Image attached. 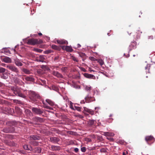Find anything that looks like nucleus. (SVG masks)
<instances>
[{
  "label": "nucleus",
  "mask_w": 155,
  "mask_h": 155,
  "mask_svg": "<svg viewBox=\"0 0 155 155\" xmlns=\"http://www.w3.org/2000/svg\"><path fill=\"white\" fill-rule=\"evenodd\" d=\"M71 109L73 110H77L78 111H81V108L79 107L74 106V108H73Z\"/></svg>",
  "instance_id": "2f4dec72"
},
{
  "label": "nucleus",
  "mask_w": 155,
  "mask_h": 155,
  "mask_svg": "<svg viewBox=\"0 0 155 155\" xmlns=\"http://www.w3.org/2000/svg\"><path fill=\"white\" fill-rule=\"evenodd\" d=\"M57 43L60 45H68V41L64 39H61L57 40Z\"/></svg>",
  "instance_id": "4468645a"
},
{
  "label": "nucleus",
  "mask_w": 155,
  "mask_h": 155,
  "mask_svg": "<svg viewBox=\"0 0 155 155\" xmlns=\"http://www.w3.org/2000/svg\"><path fill=\"white\" fill-rule=\"evenodd\" d=\"M4 102V100L0 99V104H3Z\"/></svg>",
  "instance_id": "3c124183"
},
{
  "label": "nucleus",
  "mask_w": 155,
  "mask_h": 155,
  "mask_svg": "<svg viewBox=\"0 0 155 155\" xmlns=\"http://www.w3.org/2000/svg\"><path fill=\"white\" fill-rule=\"evenodd\" d=\"M95 122V121L94 120H89L88 122V124L90 126H92L94 124Z\"/></svg>",
  "instance_id": "7c9ffc66"
},
{
  "label": "nucleus",
  "mask_w": 155,
  "mask_h": 155,
  "mask_svg": "<svg viewBox=\"0 0 155 155\" xmlns=\"http://www.w3.org/2000/svg\"><path fill=\"white\" fill-rule=\"evenodd\" d=\"M52 74L54 76L58 78H63V76L58 71H54L52 72Z\"/></svg>",
  "instance_id": "9d476101"
},
{
  "label": "nucleus",
  "mask_w": 155,
  "mask_h": 155,
  "mask_svg": "<svg viewBox=\"0 0 155 155\" xmlns=\"http://www.w3.org/2000/svg\"><path fill=\"white\" fill-rule=\"evenodd\" d=\"M50 141L52 143H58L60 140L58 137H51L50 138Z\"/></svg>",
  "instance_id": "1a4fd4ad"
},
{
  "label": "nucleus",
  "mask_w": 155,
  "mask_h": 155,
  "mask_svg": "<svg viewBox=\"0 0 155 155\" xmlns=\"http://www.w3.org/2000/svg\"><path fill=\"white\" fill-rule=\"evenodd\" d=\"M89 58L92 61H97V59H96L95 58L93 57H89Z\"/></svg>",
  "instance_id": "a19ab883"
},
{
  "label": "nucleus",
  "mask_w": 155,
  "mask_h": 155,
  "mask_svg": "<svg viewBox=\"0 0 155 155\" xmlns=\"http://www.w3.org/2000/svg\"><path fill=\"white\" fill-rule=\"evenodd\" d=\"M52 52V51H51V50H48L45 51V54H48L49 53H51Z\"/></svg>",
  "instance_id": "49530a36"
},
{
  "label": "nucleus",
  "mask_w": 155,
  "mask_h": 155,
  "mask_svg": "<svg viewBox=\"0 0 155 155\" xmlns=\"http://www.w3.org/2000/svg\"><path fill=\"white\" fill-rule=\"evenodd\" d=\"M2 66H4V67H6V66H7V65L5 64H2Z\"/></svg>",
  "instance_id": "bf43d9fd"
},
{
  "label": "nucleus",
  "mask_w": 155,
  "mask_h": 155,
  "mask_svg": "<svg viewBox=\"0 0 155 155\" xmlns=\"http://www.w3.org/2000/svg\"><path fill=\"white\" fill-rule=\"evenodd\" d=\"M11 89L16 95L23 98L26 97V96L21 92L20 88L16 87H12Z\"/></svg>",
  "instance_id": "7ed1b4c3"
},
{
  "label": "nucleus",
  "mask_w": 155,
  "mask_h": 155,
  "mask_svg": "<svg viewBox=\"0 0 155 155\" xmlns=\"http://www.w3.org/2000/svg\"><path fill=\"white\" fill-rule=\"evenodd\" d=\"M145 140L147 143H149V142H153L154 138L151 136H147L145 137Z\"/></svg>",
  "instance_id": "6e6552de"
},
{
  "label": "nucleus",
  "mask_w": 155,
  "mask_h": 155,
  "mask_svg": "<svg viewBox=\"0 0 155 155\" xmlns=\"http://www.w3.org/2000/svg\"><path fill=\"white\" fill-rule=\"evenodd\" d=\"M38 35L39 36H41L42 35V34L40 32V33H38Z\"/></svg>",
  "instance_id": "e2e57ef3"
},
{
  "label": "nucleus",
  "mask_w": 155,
  "mask_h": 155,
  "mask_svg": "<svg viewBox=\"0 0 155 155\" xmlns=\"http://www.w3.org/2000/svg\"><path fill=\"white\" fill-rule=\"evenodd\" d=\"M58 58H59V56H57L55 57L54 60L55 61H58Z\"/></svg>",
  "instance_id": "864d4df0"
},
{
  "label": "nucleus",
  "mask_w": 155,
  "mask_h": 155,
  "mask_svg": "<svg viewBox=\"0 0 155 155\" xmlns=\"http://www.w3.org/2000/svg\"><path fill=\"white\" fill-rule=\"evenodd\" d=\"M3 84L0 82V87H1L2 86Z\"/></svg>",
  "instance_id": "680f3d73"
},
{
  "label": "nucleus",
  "mask_w": 155,
  "mask_h": 155,
  "mask_svg": "<svg viewBox=\"0 0 155 155\" xmlns=\"http://www.w3.org/2000/svg\"><path fill=\"white\" fill-rule=\"evenodd\" d=\"M14 103H18L19 104H23L21 101L17 100H14Z\"/></svg>",
  "instance_id": "c9c22d12"
},
{
  "label": "nucleus",
  "mask_w": 155,
  "mask_h": 155,
  "mask_svg": "<svg viewBox=\"0 0 155 155\" xmlns=\"http://www.w3.org/2000/svg\"><path fill=\"white\" fill-rule=\"evenodd\" d=\"M98 62L101 65H102L104 64V62L101 59L99 60L98 61Z\"/></svg>",
  "instance_id": "37998d69"
},
{
  "label": "nucleus",
  "mask_w": 155,
  "mask_h": 155,
  "mask_svg": "<svg viewBox=\"0 0 155 155\" xmlns=\"http://www.w3.org/2000/svg\"><path fill=\"white\" fill-rule=\"evenodd\" d=\"M42 103L44 105L43 107L47 109L52 110V108L47 106L44 101H42Z\"/></svg>",
  "instance_id": "c756f323"
},
{
  "label": "nucleus",
  "mask_w": 155,
  "mask_h": 155,
  "mask_svg": "<svg viewBox=\"0 0 155 155\" xmlns=\"http://www.w3.org/2000/svg\"><path fill=\"white\" fill-rule=\"evenodd\" d=\"M7 124H9L10 126L8 127L5 128L3 129V131L5 133H12L15 131V128L12 126L16 125L17 123L15 121L8 122Z\"/></svg>",
  "instance_id": "f03ea898"
},
{
  "label": "nucleus",
  "mask_w": 155,
  "mask_h": 155,
  "mask_svg": "<svg viewBox=\"0 0 155 155\" xmlns=\"http://www.w3.org/2000/svg\"><path fill=\"white\" fill-rule=\"evenodd\" d=\"M15 83L18 84L22 85L24 84V83L22 82V81L18 78H15Z\"/></svg>",
  "instance_id": "6ab92c4d"
},
{
  "label": "nucleus",
  "mask_w": 155,
  "mask_h": 155,
  "mask_svg": "<svg viewBox=\"0 0 155 155\" xmlns=\"http://www.w3.org/2000/svg\"><path fill=\"white\" fill-rule=\"evenodd\" d=\"M150 65L149 64H147L146 66L145 67V69L146 70V72H149V70L150 69Z\"/></svg>",
  "instance_id": "473e14b6"
},
{
  "label": "nucleus",
  "mask_w": 155,
  "mask_h": 155,
  "mask_svg": "<svg viewBox=\"0 0 155 155\" xmlns=\"http://www.w3.org/2000/svg\"><path fill=\"white\" fill-rule=\"evenodd\" d=\"M46 101L51 106H53L54 105V102L50 99H47L46 100Z\"/></svg>",
  "instance_id": "b1692460"
},
{
  "label": "nucleus",
  "mask_w": 155,
  "mask_h": 155,
  "mask_svg": "<svg viewBox=\"0 0 155 155\" xmlns=\"http://www.w3.org/2000/svg\"><path fill=\"white\" fill-rule=\"evenodd\" d=\"M67 133L73 135V132L71 131H68L67 132Z\"/></svg>",
  "instance_id": "09e8293b"
},
{
  "label": "nucleus",
  "mask_w": 155,
  "mask_h": 155,
  "mask_svg": "<svg viewBox=\"0 0 155 155\" xmlns=\"http://www.w3.org/2000/svg\"><path fill=\"white\" fill-rule=\"evenodd\" d=\"M43 43V41L40 39L31 38L28 40L27 44L31 45H35L36 44H40Z\"/></svg>",
  "instance_id": "20e7f679"
},
{
  "label": "nucleus",
  "mask_w": 155,
  "mask_h": 155,
  "mask_svg": "<svg viewBox=\"0 0 155 155\" xmlns=\"http://www.w3.org/2000/svg\"><path fill=\"white\" fill-rule=\"evenodd\" d=\"M54 130H52V131H54L56 132V133H58V134H59L60 133V131L59 130L57 129L56 128H54Z\"/></svg>",
  "instance_id": "79ce46f5"
},
{
  "label": "nucleus",
  "mask_w": 155,
  "mask_h": 155,
  "mask_svg": "<svg viewBox=\"0 0 155 155\" xmlns=\"http://www.w3.org/2000/svg\"><path fill=\"white\" fill-rule=\"evenodd\" d=\"M84 76L89 79H95L96 78L93 75L85 73L84 74Z\"/></svg>",
  "instance_id": "ddd939ff"
},
{
  "label": "nucleus",
  "mask_w": 155,
  "mask_h": 155,
  "mask_svg": "<svg viewBox=\"0 0 155 155\" xmlns=\"http://www.w3.org/2000/svg\"><path fill=\"white\" fill-rule=\"evenodd\" d=\"M114 135V134L113 133H110L108 132L107 136L113 137Z\"/></svg>",
  "instance_id": "ea45409f"
},
{
  "label": "nucleus",
  "mask_w": 155,
  "mask_h": 155,
  "mask_svg": "<svg viewBox=\"0 0 155 155\" xmlns=\"http://www.w3.org/2000/svg\"><path fill=\"white\" fill-rule=\"evenodd\" d=\"M78 150L79 149L77 148H76L74 149V151L75 152H78Z\"/></svg>",
  "instance_id": "5fc2aeb1"
},
{
  "label": "nucleus",
  "mask_w": 155,
  "mask_h": 155,
  "mask_svg": "<svg viewBox=\"0 0 155 155\" xmlns=\"http://www.w3.org/2000/svg\"><path fill=\"white\" fill-rule=\"evenodd\" d=\"M81 151L83 152H85L86 151V148L85 147H83L81 148Z\"/></svg>",
  "instance_id": "de8ad7c7"
},
{
  "label": "nucleus",
  "mask_w": 155,
  "mask_h": 155,
  "mask_svg": "<svg viewBox=\"0 0 155 155\" xmlns=\"http://www.w3.org/2000/svg\"><path fill=\"white\" fill-rule=\"evenodd\" d=\"M51 149L52 151H59L61 150V148L59 146L52 145L51 146Z\"/></svg>",
  "instance_id": "a211bd4d"
},
{
  "label": "nucleus",
  "mask_w": 155,
  "mask_h": 155,
  "mask_svg": "<svg viewBox=\"0 0 155 155\" xmlns=\"http://www.w3.org/2000/svg\"><path fill=\"white\" fill-rule=\"evenodd\" d=\"M88 140L89 141H91V139H88Z\"/></svg>",
  "instance_id": "338daca9"
},
{
  "label": "nucleus",
  "mask_w": 155,
  "mask_h": 155,
  "mask_svg": "<svg viewBox=\"0 0 155 155\" xmlns=\"http://www.w3.org/2000/svg\"><path fill=\"white\" fill-rule=\"evenodd\" d=\"M136 45L137 43L135 41H132L129 46L130 50L136 48Z\"/></svg>",
  "instance_id": "f3484780"
},
{
  "label": "nucleus",
  "mask_w": 155,
  "mask_h": 155,
  "mask_svg": "<svg viewBox=\"0 0 155 155\" xmlns=\"http://www.w3.org/2000/svg\"><path fill=\"white\" fill-rule=\"evenodd\" d=\"M34 50L35 51L38 52L39 53H41L42 51V50L38 48H35Z\"/></svg>",
  "instance_id": "58836bf2"
},
{
  "label": "nucleus",
  "mask_w": 155,
  "mask_h": 155,
  "mask_svg": "<svg viewBox=\"0 0 155 155\" xmlns=\"http://www.w3.org/2000/svg\"><path fill=\"white\" fill-rule=\"evenodd\" d=\"M48 155H57L55 154L53 152H51V153H49V154Z\"/></svg>",
  "instance_id": "4d7b16f0"
},
{
  "label": "nucleus",
  "mask_w": 155,
  "mask_h": 155,
  "mask_svg": "<svg viewBox=\"0 0 155 155\" xmlns=\"http://www.w3.org/2000/svg\"><path fill=\"white\" fill-rule=\"evenodd\" d=\"M23 147L25 150H30L31 151L32 149L30 146H28L27 145H25L23 146Z\"/></svg>",
  "instance_id": "5701e85b"
},
{
  "label": "nucleus",
  "mask_w": 155,
  "mask_h": 155,
  "mask_svg": "<svg viewBox=\"0 0 155 155\" xmlns=\"http://www.w3.org/2000/svg\"><path fill=\"white\" fill-rule=\"evenodd\" d=\"M72 60L74 61H76L77 62H78V59L76 58L73 56H72Z\"/></svg>",
  "instance_id": "a18cd8bd"
},
{
  "label": "nucleus",
  "mask_w": 155,
  "mask_h": 155,
  "mask_svg": "<svg viewBox=\"0 0 155 155\" xmlns=\"http://www.w3.org/2000/svg\"><path fill=\"white\" fill-rule=\"evenodd\" d=\"M1 78L4 79H7L8 78V76L6 74L3 73L0 75Z\"/></svg>",
  "instance_id": "a878e982"
},
{
  "label": "nucleus",
  "mask_w": 155,
  "mask_h": 155,
  "mask_svg": "<svg viewBox=\"0 0 155 155\" xmlns=\"http://www.w3.org/2000/svg\"><path fill=\"white\" fill-rule=\"evenodd\" d=\"M31 110L33 113L35 115H40L44 112L43 109L37 107H33L31 108Z\"/></svg>",
  "instance_id": "39448f33"
},
{
  "label": "nucleus",
  "mask_w": 155,
  "mask_h": 155,
  "mask_svg": "<svg viewBox=\"0 0 155 155\" xmlns=\"http://www.w3.org/2000/svg\"><path fill=\"white\" fill-rule=\"evenodd\" d=\"M150 38L151 39H152L153 38V36H150Z\"/></svg>",
  "instance_id": "69168bd1"
},
{
  "label": "nucleus",
  "mask_w": 155,
  "mask_h": 155,
  "mask_svg": "<svg viewBox=\"0 0 155 155\" xmlns=\"http://www.w3.org/2000/svg\"><path fill=\"white\" fill-rule=\"evenodd\" d=\"M84 113L86 115H88V114H87L86 112L88 113L91 115H93L94 114V110L86 107H84Z\"/></svg>",
  "instance_id": "0eeeda50"
},
{
  "label": "nucleus",
  "mask_w": 155,
  "mask_h": 155,
  "mask_svg": "<svg viewBox=\"0 0 155 155\" xmlns=\"http://www.w3.org/2000/svg\"><path fill=\"white\" fill-rule=\"evenodd\" d=\"M22 71L25 74H29L30 73V71L26 68H23Z\"/></svg>",
  "instance_id": "393cba45"
},
{
  "label": "nucleus",
  "mask_w": 155,
  "mask_h": 155,
  "mask_svg": "<svg viewBox=\"0 0 155 155\" xmlns=\"http://www.w3.org/2000/svg\"><path fill=\"white\" fill-rule=\"evenodd\" d=\"M40 138V137L37 135H31L30 137V139L31 140H38Z\"/></svg>",
  "instance_id": "412c9836"
},
{
  "label": "nucleus",
  "mask_w": 155,
  "mask_h": 155,
  "mask_svg": "<svg viewBox=\"0 0 155 155\" xmlns=\"http://www.w3.org/2000/svg\"><path fill=\"white\" fill-rule=\"evenodd\" d=\"M33 120L36 122H39L40 123H42L44 121V119L43 118H41V117H35L33 118Z\"/></svg>",
  "instance_id": "f8f14e48"
},
{
  "label": "nucleus",
  "mask_w": 155,
  "mask_h": 155,
  "mask_svg": "<svg viewBox=\"0 0 155 155\" xmlns=\"http://www.w3.org/2000/svg\"><path fill=\"white\" fill-rule=\"evenodd\" d=\"M128 153L127 151H124L123 153V155H126Z\"/></svg>",
  "instance_id": "603ef678"
},
{
  "label": "nucleus",
  "mask_w": 155,
  "mask_h": 155,
  "mask_svg": "<svg viewBox=\"0 0 155 155\" xmlns=\"http://www.w3.org/2000/svg\"><path fill=\"white\" fill-rule=\"evenodd\" d=\"M6 68L16 73L17 75L18 76H19V75L18 74L19 73V70L15 66L11 64H8V65H7Z\"/></svg>",
  "instance_id": "423d86ee"
},
{
  "label": "nucleus",
  "mask_w": 155,
  "mask_h": 155,
  "mask_svg": "<svg viewBox=\"0 0 155 155\" xmlns=\"http://www.w3.org/2000/svg\"><path fill=\"white\" fill-rule=\"evenodd\" d=\"M14 62L15 64L18 66H21L23 65V64L21 62V61L18 59H15Z\"/></svg>",
  "instance_id": "dca6fc26"
},
{
  "label": "nucleus",
  "mask_w": 155,
  "mask_h": 155,
  "mask_svg": "<svg viewBox=\"0 0 155 155\" xmlns=\"http://www.w3.org/2000/svg\"><path fill=\"white\" fill-rule=\"evenodd\" d=\"M2 61L5 62L7 63H12L11 59L8 57L5 56L2 58Z\"/></svg>",
  "instance_id": "2eb2a0df"
},
{
  "label": "nucleus",
  "mask_w": 155,
  "mask_h": 155,
  "mask_svg": "<svg viewBox=\"0 0 155 155\" xmlns=\"http://www.w3.org/2000/svg\"><path fill=\"white\" fill-rule=\"evenodd\" d=\"M81 103L84 104V103H85V102H84V101L83 100V101H81Z\"/></svg>",
  "instance_id": "0e129e2a"
},
{
  "label": "nucleus",
  "mask_w": 155,
  "mask_h": 155,
  "mask_svg": "<svg viewBox=\"0 0 155 155\" xmlns=\"http://www.w3.org/2000/svg\"><path fill=\"white\" fill-rule=\"evenodd\" d=\"M101 152H105L106 151V150L104 148H102L100 150Z\"/></svg>",
  "instance_id": "8fccbe9b"
},
{
  "label": "nucleus",
  "mask_w": 155,
  "mask_h": 155,
  "mask_svg": "<svg viewBox=\"0 0 155 155\" xmlns=\"http://www.w3.org/2000/svg\"><path fill=\"white\" fill-rule=\"evenodd\" d=\"M107 139L111 142H113L114 140V139L113 138L109 137H107Z\"/></svg>",
  "instance_id": "c03bdc74"
},
{
  "label": "nucleus",
  "mask_w": 155,
  "mask_h": 155,
  "mask_svg": "<svg viewBox=\"0 0 155 155\" xmlns=\"http://www.w3.org/2000/svg\"><path fill=\"white\" fill-rule=\"evenodd\" d=\"M39 58L40 59L39 61H40L43 62L44 61V60L45 59V58L43 56H42V55L40 56H39Z\"/></svg>",
  "instance_id": "4c0bfd02"
},
{
  "label": "nucleus",
  "mask_w": 155,
  "mask_h": 155,
  "mask_svg": "<svg viewBox=\"0 0 155 155\" xmlns=\"http://www.w3.org/2000/svg\"><path fill=\"white\" fill-rule=\"evenodd\" d=\"M107 134H108V132H104L103 135L106 136H107Z\"/></svg>",
  "instance_id": "6e6d98bb"
},
{
  "label": "nucleus",
  "mask_w": 155,
  "mask_h": 155,
  "mask_svg": "<svg viewBox=\"0 0 155 155\" xmlns=\"http://www.w3.org/2000/svg\"><path fill=\"white\" fill-rule=\"evenodd\" d=\"M33 152L35 153H40L41 152V149L40 147H36L33 150Z\"/></svg>",
  "instance_id": "aec40b11"
},
{
  "label": "nucleus",
  "mask_w": 155,
  "mask_h": 155,
  "mask_svg": "<svg viewBox=\"0 0 155 155\" xmlns=\"http://www.w3.org/2000/svg\"><path fill=\"white\" fill-rule=\"evenodd\" d=\"M18 47V45H16L15 47V48H17Z\"/></svg>",
  "instance_id": "774afa93"
},
{
  "label": "nucleus",
  "mask_w": 155,
  "mask_h": 155,
  "mask_svg": "<svg viewBox=\"0 0 155 155\" xmlns=\"http://www.w3.org/2000/svg\"><path fill=\"white\" fill-rule=\"evenodd\" d=\"M26 114L28 116H31L32 114V113L30 110L28 109H26L25 110Z\"/></svg>",
  "instance_id": "c85d7f7f"
},
{
  "label": "nucleus",
  "mask_w": 155,
  "mask_h": 155,
  "mask_svg": "<svg viewBox=\"0 0 155 155\" xmlns=\"http://www.w3.org/2000/svg\"><path fill=\"white\" fill-rule=\"evenodd\" d=\"M78 117L81 118H82L83 117L82 115H78Z\"/></svg>",
  "instance_id": "052dcab7"
},
{
  "label": "nucleus",
  "mask_w": 155,
  "mask_h": 155,
  "mask_svg": "<svg viewBox=\"0 0 155 155\" xmlns=\"http://www.w3.org/2000/svg\"><path fill=\"white\" fill-rule=\"evenodd\" d=\"M5 71L6 69L5 68H0V73H2L3 74L5 72Z\"/></svg>",
  "instance_id": "f704fd0d"
},
{
  "label": "nucleus",
  "mask_w": 155,
  "mask_h": 155,
  "mask_svg": "<svg viewBox=\"0 0 155 155\" xmlns=\"http://www.w3.org/2000/svg\"><path fill=\"white\" fill-rule=\"evenodd\" d=\"M85 101L87 103H89L95 100L94 98L91 96L87 95L85 98Z\"/></svg>",
  "instance_id": "9b49d317"
},
{
  "label": "nucleus",
  "mask_w": 155,
  "mask_h": 155,
  "mask_svg": "<svg viewBox=\"0 0 155 155\" xmlns=\"http://www.w3.org/2000/svg\"><path fill=\"white\" fill-rule=\"evenodd\" d=\"M79 54L80 56L82 58H84L86 56V55H85V53H82V52L80 53Z\"/></svg>",
  "instance_id": "e433bc0d"
},
{
  "label": "nucleus",
  "mask_w": 155,
  "mask_h": 155,
  "mask_svg": "<svg viewBox=\"0 0 155 155\" xmlns=\"http://www.w3.org/2000/svg\"><path fill=\"white\" fill-rule=\"evenodd\" d=\"M29 96L31 101L36 102L38 99L41 98V97L37 92L33 91H28Z\"/></svg>",
  "instance_id": "f257e3e1"
},
{
  "label": "nucleus",
  "mask_w": 155,
  "mask_h": 155,
  "mask_svg": "<svg viewBox=\"0 0 155 155\" xmlns=\"http://www.w3.org/2000/svg\"><path fill=\"white\" fill-rule=\"evenodd\" d=\"M51 48L54 49L58 51L61 50L60 48L56 45H52L51 46Z\"/></svg>",
  "instance_id": "bb28decb"
},
{
  "label": "nucleus",
  "mask_w": 155,
  "mask_h": 155,
  "mask_svg": "<svg viewBox=\"0 0 155 155\" xmlns=\"http://www.w3.org/2000/svg\"><path fill=\"white\" fill-rule=\"evenodd\" d=\"M77 45L78 48H80L81 46V45L80 44H78Z\"/></svg>",
  "instance_id": "13d9d810"
},
{
  "label": "nucleus",
  "mask_w": 155,
  "mask_h": 155,
  "mask_svg": "<svg viewBox=\"0 0 155 155\" xmlns=\"http://www.w3.org/2000/svg\"><path fill=\"white\" fill-rule=\"evenodd\" d=\"M25 79L28 81H33L34 80V78L31 77H27L25 78Z\"/></svg>",
  "instance_id": "cd10ccee"
},
{
  "label": "nucleus",
  "mask_w": 155,
  "mask_h": 155,
  "mask_svg": "<svg viewBox=\"0 0 155 155\" xmlns=\"http://www.w3.org/2000/svg\"><path fill=\"white\" fill-rule=\"evenodd\" d=\"M91 86H86L85 87V90L86 91H88V92H90L91 90Z\"/></svg>",
  "instance_id": "72a5a7b5"
},
{
  "label": "nucleus",
  "mask_w": 155,
  "mask_h": 155,
  "mask_svg": "<svg viewBox=\"0 0 155 155\" xmlns=\"http://www.w3.org/2000/svg\"><path fill=\"white\" fill-rule=\"evenodd\" d=\"M65 48V49L66 51H69L70 52H72L73 50L71 48V47L69 46H66L65 47H63V48Z\"/></svg>",
  "instance_id": "4be33fe9"
}]
</instances>
